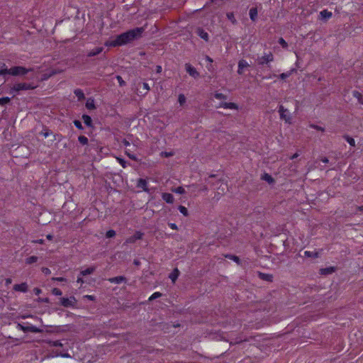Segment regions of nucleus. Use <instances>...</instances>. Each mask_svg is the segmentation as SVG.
I'll use <instances>...</instances> for the list:
<instances>
[{
	"label": "nucleus",
	"instance_id": "69168bd1",
	"mask_svg": "<svg viewBox=\"0 0 363 363\" xmlns=\"http://www.w3.org/2000/svg\"><path fill=\"white\" fill-rule=\"evenodd\" d=\"M33 242H35V243H38V244H43L44 243V240L43 239L34 240Z\"/></svg>",
	"mask_w": 363,
	"mask_h": 363
},
{
	"label": "nucleus",
	"instance_id": "58836bf2",
	"mask_svg": "<svg viewBox=\"0 0 363 363\" xmlns=\"http://www.w3.org/2000/svg\"><path fill=\"white\" fill-rule=\"evenodd\" d=\"M172 191L173 192H175V193H177V194H183L185 193V190L182 187V186H179L176 189H172Z\"/></svg>",
	"mask_w": 363,
	"mask_h": 363
},
{
	"label": "nucleus",
	"instance_id": "f3484780",
	"mask_svg": "<svg viewBox=\"0 0 363 363\" xmlns=\"http://www.w3.org/2000/svg\"><path fill=\"white\" fill-rule=\"evenodd\" d=\"M162 198L168 203H172L174 202V196L169 193H163Z\"/></svg>",
	"mask_w": 363,
	"mask_h": 363
},
{
	"label": "nucleus",
	"instance_id": "0e129e2a",
	"mask_svg": "<svg viewBox=\"0 0 363 363\" xmlns=\"http://www.w3.org/2000/svg\"><path fill=\"white\" fill-rule=\"evenodd\" d=\"M33 291L36 295H39L41 293V289H40L39 288H35L33 289Z\"/></svg>",
	"mask_w": 363,
	"mask_h": 363
},
{
	"label": "nucleus",
	"instance_id": "f8f14e48",
	"mask_svg": "<svg viewBox=\"0 0 363 363\" xmlns=\"http://www.w3.org/2000/svg\"><path fill=\"white\" fill-rule=\"evenodd\" d=\"M220 107H223L224 108H230V109H238V106L236 104L233 102H223L220 104Z\"/></svg>",
	"mask_w": 363,
	"mask_h": 363
},
{
	"label": "nucleus",
	"instance_id": "603ef678",
	"mask_svg": "<svg viewBox=\"0 0 363 363\" xmlns=\"http://www.w3.org/2000/svg\"><path fill=\"white\" fill-rule=\"evenodd\" d=\"M311 128H314V129H316L318 130H320L322 132H324L325 131V128H323V127H320V126H318L317 125H314V124H311L310 125Z\"/></svg>",
	"mask_w": 363,
	"mask_h": 363
},
{
	"label": "nucleus",
	"instance_id": "6ab92c4d",
	"mask_svg": "<svg viewBox=\"0 0 363 363\" xmlns=\"http://www.w3.org/2000/svg\"><path fill=\"white\" fill-rule=\"evenodd\" d=\"M103 50V48L102 47H98V48H96L94 49H93L92 50L89 51L88 53H87V57H94L95 55H97L99 54H100Z\"/></svg>",
	"mask_w": 363,
	"mask_h": 363
},
{
	"label": "nucleus",
	"instance_id": "ddd939ff",
	"mask_svg": "<svg viewBox=\"0 0 363 363\" xmlns=\"http://www.w3.org/2000/svg\"><path fill=\"white\" fill-rule=\"evenodd\" d=\"M249 66V64L245 60H240L238 62V73L239 74H242L243 72L242 69L244 68L248 67Z\"/></svg>",
	"mask_w": 363,
	"mask_h": 363
},
{
	"label": "nucleus",
	"instance_id": "9d476101",
	"mask_svg": "<svg viewBox=\"0 0 363 363\" xmlns=\"http://www.w3.org/2000/svg\"><path fill=\"white\" fill-rule=\"evenodd\" d=\"M13 289L16 291L26 292L28 291V285L26 283L15 284L13 286Z\"/></svg>",
	"mask_w": 363,
	"mask_h": 363
},
{
	"label": "nucleus",
	"instance_id": "2f4dec72",
	"mask_svg": "<svg viewBox=\"0 0 363 363\" xmlns=\"http://www.w3.org/2000/svg\"><path fill=\"white\" fill-rule=\"evenodd\" d=\"M78 140L79 142L82 144V145H86L88 143V138L84 136V135H80L79 136L78 138Z\"/></svg>",
	"mask_w": 363,
	"mask_h": 363
},
{
	"label": "nucleus",
	"instance_id": "a211bd4d",
	"mask_svg": "<svg viewBox=\"0 0 363 363\" xmlns=\"http://www.w3.org/2000/svg\"><path fill=\"white\" fill-rule=\"evenodd\" d=\"M332 12L328 11L326 9L323 10L320 12V19L322 20H328L332 17Z\"/></svg>",
	"mask_w": 363,
	"mask_h": 363
},
{
	"label": "nucleus",
	"instance_id": "39448f33",
	"mask_svg": "<svg viewBox=\"0 0 363 363\" xmlns=\"http://www.w3.org/2000/svg\"><path fill=\"white\" fill-rule=\"evenodd\" d=\"M76 303L77 300L74 296H71L70 298L62 297L60 298V303L64 307L74 306Z\"/></svg>",
	"mask_w": 363,
	"mask_h": 363
},
{
	"label": "nucleus",
	"instance_id": "c9c22d12",
	"mask_svg": "<svg viewBox=\"0 0 363 363\" xmlns=\"http://www.w3.org/2000/svg\"><path fill=\"white\" fill-rule=\"evenodd\" d=\"M180 213H182L184 216H187L189 215L188 210L186 207L183 206H179L178 208Z\"/></svg>",
	"mask_w": 363,
	"mask_h": 363
},
{
	"label": "nucleus",
	"instance_id": "4be33fe9",
	"mask_svg": "<svg viewBox=\"0 0 363 363\" xmlns=\"http://www.w3.org/2000/svg\"><path fill=\"white\" fill-rule=\"evenodd\" d=\"M45 342L48 344L50 347H62V343L60 340H44Z\"/></svg>",
	"mask_w": 363,
	"mask_h": 363
},
{
	"label": "nucleus",
	"instance_id": "3c124183",
	"mask_svg": "<svg viewBox=\"0 0 363 363\" xmlns=\"http://www.w3.org/2000/svg\"><path fill=\"white\" fill-rule=\"evenodd\" d=\"M52 294L55 295V296H60L62 295V291L60 289H57V288H54L52 290Z\"/></svg>",
	"mask_w": 363,
	"mask_h": 363
},
{
	"label": "nucleus",
	"instance_id": "423d86ee",
	"mask_svg": "<svg viewBox=\"0 0 363 363\" xmlns=\"http://www.w3.org/2000/svg\"><path fill=\"white\" fill-rule=\"evenodd\" d=\"M274 60V56L272 52H269L268 54L264 55V56L259 57L257 59V63L259 65H263L264 64H268Z\"/></svg>",
	"mask_w": 363,
	"mask_h": 363
},
{
	"label": "nucleus",
	"instance_id": "e433bc0d",
	"mask_svg": "<svg viewBox=\"0 0 363 363\" xmlns=\"http://www.w3.org/2000/svg\"><path fill=\"white\" fill-rule=\"evenodd\" d=\"M344 138L350 145L355 146V141L352 138L350 137L349 135H345Z\"/></svg>",
	"mask_w": 363,
	"mask_h": 363
},
{
	"label": "nucleus",
	"instance_id": "7ed1b4c3",
	"mask_svg": "<svg viewBox=\"0 0 363 363\" xmlns=\"http://www.w3.org/2000/svg\"><path fill=\"white\" fill-rule=\"evenodd\" d=\"M30 69H28L23 67L21 66H15L9 69H4L5 72H7V74H10L12 76H20L26 74Z\"/></svg>",
	"mask_w": 363,
	"mask_h": 363
},
{
	"label": "nucleus",
	"instance_id": "79ce46f5",
	"mask_svg": "<svg viewBox=\"0 0 363 363\" xmlns=\"http://www.w3.org/2000/svg\"><path fill=\"white\" fill-rule=\"evenodd\" d=\"M55 356H60L65 358H70L71 356L67 352H56Z\"/></svg>",
	"mask_w": 363,
	"mask_h": 363
},
{
	"label": "nucleus",
	"instance_id": "7c9ffc66",
	"mask_svg": "<svg viewBox=\"0 0 363 363\" xmlns=\"http://www.w3.org/2000/svg\"><path fill=\"white\" fill-rule=\"evenodd\" d=\"M227 18H228V20H230L233 24H236L237 23V21L234 16V14L232 12H229L227 13Z\"/></svg>",
	"mask_w": 363,
	"mask_h": 363
},
{
	"label": "nucleus",
	"instance_id": "49530a36",
	"mask_svg": "<svg viewBox=\"0 0 363 363\" xmlns=\"http://www.w3.org/2000/svg\"><path fill=\"white\" fill-rule=\"evenodd\" d=\"M57 73H59V72H57L56 70H52L49 74H44L43 79H47L49 77H52V76H53V75H55V74H56Z\"/></svg>",
	"mask_w": 363,
	"mask_h": 363
},
{
	"label": "nucleus",
	"instance_id": "c03bdc74",
	"mask_svg": "<svg viewBox=\"0 0 363 363\" xmlns=\"http://www.w3.org/2000/svg\"><path fill=\"white\" fill-rule=\"evenodd\" d=\"M116 235V232L113 230H109L106 232V238H113Z\"/></svg>",
	"mask_w": 363,
	"mask_h": 363
},
{
	"label": "nucleus",
	"instance_id": "bf43d9fd",
	"mask_svg": "<svg viewBox=\"0 0 363 363\" xmlns=\"http://www.w3.org/2000/svg\"><path fill=\"white\" fill-rule=\"evenodd\" d=\"M53 281H65L66 279L64 277H53L52 279Z\"/></svg>",
	"mask_w": 363,
	"mask_h": 363
},
{
	"label": "nucleus",
	"instance_id": "680f3d73",
	"mask_svg": "<svg viewBox=\"0 0 363 363\" xmlns=\"http://www.w3.org/2000/svg\"><path fill=\"white\" fill-rule=\"evenodd\" d=\"M244 341H247V340L236 339L235 341L234 342V343L230 342V344H239V343H241V342H242Z\"/></svg>",
	"mask_w": 363,
	"mask_h": 363
},
{
	"label": "nucleus",
	"instance_id": "13d9d810",
	"mask_svg": "<svg viewBox=\"0 0 363 363\" xmlns=\"http://www.w3.org/2000/svg\"><path fill=\"white\" fill-rule=\"evenodd\" d=\"M41 270L46 275H48L51 273V271L47 267H42Z\"/></svg>",
	"mask_w": 363,
	"mask_h": 363
},
{
	"label": "nucleus",
	"instance_id": "72a5a7b5",
	"mask_svg": "<svg viewBox=\"0 0 363 363\" xmlns=\"http://www.w3.org/2000/svg\"><path fill=\"white\" fill-rule=\"evenodd\" d=\"M294 71V69L290 70L289 72H286V73H282L281 74L279 77L281 79H285L286 78L289 77L291 74L292 72Z\"/></svg>",
	"mask_w": 363,
	"mask_h": 363
},
{
	"label": "nucleus",
	"instance_id": "b1692460",
	"mask_svg": "<svg viewBox=\"0 0 363 363\" xmlns=\"http://www.w3.org/2000/svg\"><path fill=\"white\" fill-rule=\"evenodd\" d=\"M86 107L89 110H93L96 108L94 101L93 99L89 98L87 99L86 102Z\"/></svg>",
	"mask_w": 363,
	"mask_h": 363
},
{
	"label": "nucleus",
	"instance_id": "864d4df0",
	"mask_svg": "<svg viewBox=\"0 0 363 363\" xmlns=\"http://www.w3.org/2000/svg\"><path fill=\"white\" fill-rule=\"evenodd\" d=\"M74 124L77 128L80 130L83 129V126L79 121L75 120Z\"/></svg>",
	"mask_w": 363,
	"mask_h": 363
},
{
	"label": "nucleus",
	"instance_id": "a18cd8bd",
	"mask_svg": "<svg viewBox=\"0 0 363 363\" xmlns=\"http://www.w3.org/2000/svg\"><path fill=\"white\" fill-rule=\"evenodd\" d=\"M116 79L118 80L119 85L121 86H123L125 85V82L123 79V78L120 75L116 76Z\"/></svg>",
	"mask_w": 363,
	"mask_h": 363
},
{
	"label": "nucleus",
	"instance_id": "f03ea898",
	"mask_svg": "<svg viewBox=\"0 0 363 363\" xmlns=\"http://www.w3.org/2000/svg\"><path fill=\"white\" fill-rule=\"evenodd\" d=\"M37 86L34 85L33 83H16L11 86L9 93L13 94V96H15L16 94H18L21 91L33 90Z\"/></svg>",
	"mask_w": 363,
	"mask_h": 363
},
{
	"label": "nucleus",
	"instance_id": "5701e85b",
	"mask_svg": "<svg viewBox=\"0 0 363 363\" xmlns=\"http://www.w3.org/2000/svg\"><path fill=\"white\" fill-rule=\"evenodd\" d=\"M82 119L86 125H87L89 127L92 126V120L89 116L84 114L82 116Z\"/></svg>",
	"mask_w": 363,
	"mask_h": 363
},
{
	"label": "nucleus",
	"instance_id": "37998d69",
	"mask_svg": "<svg viewBox=\"0 0 363 363\" xmlns=\"http://www.w3.org/2000/svg\"><path fill=\"white\" fill-rule=\"evenodd\" d=\"M41 134H43L45 138H47L52 134V131L50 130L48 128H44L43 130L41 132Z\"/></svg>",
	"mask_w": 363,
	"mask_h": 363
},
{
	"label": "nucleus",
	"instance_id": "a19ab883",
	"mask_svg": "<svg viewBox=\"0 0 363 363\" xmlns=\"http://www.w3.org/2000/svg\"><path fill=\"white\" fill-rule=\"evenodd\" d=\"M162 296V294L160 292H155L150 298L149 301L155 300L159 297Z\"/></svg>",
	"mask_w": 363,
	"mask_h": 363
},
{
	"label": "nucleus",
	"instance_id": "4d7b16f0",
	"mask_svg": "<svg viewBox=\"0 0 363 363\" xmlns=\"http://www.w3.org/2000/svg\"><path fill=\"white\" fill-rule=\"evenodd\" d=\"M125 154L127 155V156H128L130 159H131V160H134V161H137V160H138V158L136 157V156H135V155H132V154H130V153H129V152H125Z\"/></svg>",
	"mask_w": 363,
	"mask_h": 363
},
{
	"label": "nucleus",
	"instance_id": "2eb2a0df",
	"mask_svg": "<svg viewBox=\"0 0 363 363\" xmlns=\"http://www.w3.org/2000/svg\"><path fill=\"white\" fill-rule=\"evenodd\" d=\"M258 277L264 281L272 282L273 281V276L269 274H265L262 272H258Z\"/></svg>",
	"mask_w": 363,
	"mask_h": 363
},
{
	"label": "nucleus",
	"instance_id": "1a4fd4ad",
	"mask_svg": "<svg viewBox=\"0 0 363 363\" xmlns=\"http://www.w3.org/2000/svg\"><path fill=\"white\" fill-rule=\"evenodd\" d=\"M143 233L140 231H136L133 235L128 238L126 240V242L128 243H134L138 240H141L143 238Z\"/></svg>",
	"mask_w": 363,
	"mask_h": 363
},
{
	"label": "nucleus",
	"instance_id": "cd10ccee",
	"mask_svg": "<svg viewBox=\"0 0 363 363\" xmlns=\"http://www.w3.org/2000/svg\"><path fill=\"white\" fill-rule=\"evenodd\" d=\"M262 179L267 182L269 184L273 183L274 181L272 177L267 173H265L262 176Z\"/></svg>",
	"mask_w": 363,
	"mask_h": 363
},
{
	"label": "nucleus",
	"instance_id": "6e6552de",
	"mask_svg": "<svg viewBox=\"0 0 363 363\" xmlns=\"http://www.w3.org/2000/svg\"><path fill=\"white\" fill-rule=\"evenodd\" d=\"M186 71L188 72V74L193 77L194 78H198L199 77V73L196 71V69L191 66L189 63H186L185 65Z\"/></svg>",
	"mask_w": 363,
	"mask_h": 363
},
{
	"label": "nucleus",
	"instance_id": "8fccbe9b",
	"mask_svg": "<svg viewBox=\"0 0 363 363\" xmlns=\"http://www.w3.org/2000/svg\"><path fill=\"white\" fill-rule=\"evenodd\" d=\"M215 97L217 99H226L227 96L222 93H216Z\"/></svg>",
	"mask_w": 363,
	"mask_h": 363
},
{
	"label": "nucleus",
	"instance_id": "aec40b11",
	"mask_svg": "<svg viewBox=\"0 0 363 363\" xmlns=\"http://www.w3.org/2000/svg\"><path fill=\"white\" fill-rule=\"evenodd\" d=\"M335 270V267H330L320 269V272L323 275H328V274H330L333 272H334Z\"/></svg>",
	"mask_w": 363,
	"mask_h": 363
},
{
	"label": "nucleus",
	"instance_id": "f704fd0d",
	"mask_svg": "<svg viewBox=\"0 0 363 363\" xmlns=\"http://www.w3.org/2000/svg\"><path fill=\"white\" fill-rule=\"evenodd\" d=\"M353 96L357 98L358 99V101L359 103H361L362 101V99H363V96L362 95L361 93H359V91H353Z\"/></svg>",
	"mask_w": 363,
	"mask_h": 363
},
{
	"label": "nucleus",
	"instance_id": "5fc2aeb1",
	"mask_svg": "<svg viewBox=\"0 0 363 363\" xmlns=\"http://www.w3.org/2000/svg\"><path fill=\"white\" fill-rule=\"evenodd\" d=\"M185 101H186V98H185L184 95H183V94H180V95L179 96V104L182 105V104H183Z\"/></svg>",
	"mask_w": 363,
	"mask_h": 363
},
{
	"label": "nucleus",
	"instance_id": "f257e3e1",
	"mask_svg": "<svg viewBox=\"0 0 363 363\" xmlns=\"http://www.w3.org/2000/svg\"><path fill=\"white\" fill-rule=\"evenodd\" d=\"M143 32V28H135L134 29L129 30L116 35L114 39L110 40L106 43V45L111 47H117L128 44L135 40L139 39L142 36Z\"/></svg>",
	"mask_w": 363,
	"mask_h": 363
},
{
	"label": "nucleus",
	"instance_id": "09e8293b",
	"mask_svg": "<svg viewBox=\"0 0 363 363\" xmlns=\"http://www.w3.org/2000/svg\"><path fill=\"white\" fill-rule=\"evenodd\" d=\"M117 160L123 168H125L127 167V162L125 160L120 157H117Z\"/></svg>",
	"mask_w": 363,
	"mask_h": 363
},
{
	"label": "nucleus",
	"instance_id": "6e6d98bb",
	"mask_svg": "<svg viewBox=\"0 0 363 363\" xmlns=\"http://www.w3.org/2000/svg\"><path fill=\"white\" fill-rule=\"evenodd\" d=\"M161 155L165 157H169L173 155V153L172 152H162Z\"/></svg>",
	"mask_w": 363,
	"mask_h": 363
},
{
	"label": "nucleus",
	"instance_id": "052dcab7",
	"mask_svg": "<svg viewBox=\"0 0 363 363\" xmlns=\"http://www.w3.org/2000/svg\"><path fill=\"white\" fill-rule=\"evenodd\" d=\"M143 88L146 90V93H147V92L150 89V86H149L148 84H147V83H146V82H144V83L143 84Z\"/></svg>",
	"mask_w": 363,
	"mask_h": 363
},
{
	"label": "nucleus",
	"instance_id": "dca6fc26",
	"mask_svg": "<svg viewBox=\"0 0 363 363\" xmlns=\"http://www.w3.org/2000/svg\"><path fill=\"white\" fill-rule=\"evenodd\" d=\"M196 33L199 37H201L202 39H203L206 41L208 40V34L201 28H197Z\"/></svg>",
	"mask_w": 363,
	"mask_h": 363
},
{
	"label": "nucleus",
	"instance_id": "a878e982",
	"mask_svg": "<svg viewBox=\"0 0 363 363\" xmlns=\"http://www.w3.org/2000/svg\"><path fill=\"white\" fill-rule=\"evenodd\" d=\"M96 268L94 267H89L80 272V274L82 276H86L88 274H92L95 271Z\"/></svg>",
	"mask_w": 363,
	"mask_h": 363
},
{
	"label": "nucleus",
	"instance_id": "4468645a",
	"mask_svg": "<svg viewBox=\"0 0 363 363\" xmlns=\"http://www.w3.org/2000/svg\"><path fill=\"white\" fill-rule=\"evenodd\" d=\"M147 182L144 179H139L137 183V187L142 189L145 191H148Z\"/></svg>",
	"mask_w": 363,
	"mask_h": 363
},
{
	"label": "nucleus",
	"instance_id": "e2e57ef3",
	"mask_svg": "<svg viewBox=\"0 0 363 363\" xmlns=\"http://www.w3.org/2000/svg\"><path fill=\"white\" fill-rule=\"evenodd\" d=\"M169 226L173 230H177V225L175 223H169Z\"/></svg>",
	"mask_w": 363,
	"mask_h": 363
},
{
	"label": "nucleus",
	"instance_id": "0eeeda50",
	"mask_svg": "<svg viewBox=\"0 0 363 363\" xmlns=\"http://www.w3.org/2000/svg\"><path fill=\"white\" fill-rule=\"evenodd\" d=\"M279 112L280 113V118L282 120H284L286 123H289L291 121V117L289 114V111L286 108H284V107L282 105H280L279 107Z\"/></svg>",
	"mask_w": 363,
	"mask_h": 363
},
{
	"label": "nucleus",
	"instance_id": "473e14b6",
	"mask_svg": "<svg viewBox=\"0 0 363 363\" xmlns=\"http://www.w3.org/2000/svg\"><path fill=\"white\" fill-rule=\"evenodd\" d=\"M4 69H9L4 63H0V75L7 74V72H5Z\"/></svg>",
	"mask_w": 363,
	"mask_h": 363
},
{
	"label": "nucleus",
	"instance_id": "ea45409f",
	"mask_svg": "<svg viewBox=\"0 0 363 363\" xmlns=\"http://www.w3.org/2000/svg\"><path fill=\"white\" fill-rule=\"evenodd\" d=\"M225 257L229 258V259H233V261H235L238 264L240 263V258L238 256L233 255H225Z\"/></svg>",
	"mask_w": 363,
	"mask_h": 363
},
{
	"label": "nucleus",
	"instance_id": "393cba45",
	"mask_svg": "<svg viewBox=\"0 0 363 363\" xmlns=\"http://www.w3.org/2000/svg\"><path fill=\"white\" fill-rule=\"evenodd\" d=\"M74 93L79 101L84 99V94L82 89H77L74 90Z\"/></svg>",
	"mask_w": 363,
	"mask_h": 363
},
{
	"label": "nucleus",
	"instance_id": "774afa93",
	"mask_svg": "<svg viewBox=\"0 0 363 363\" xmlns=\"http://www.w3.org/2000/svg\"><path fill=\"white\" fill-rule=\"evenodd\" d=\"M156 72L157 73H160L162 72V67L160 65H157L156 67Z\"/></svg>",
	"mask_w": 363,
	"mask_h": 363
},
{
	"label": "nucleus",
	"instance_id": "de8ad7c7",
	"mask_svg": "<svg viewBox=\"0 0 363 363\" xmlns=\"http://www.w3.org/2000/svg\"><path fill=\"white\" fill-rule=\"evenodd\" d=\"M279 43L284 48H287L288 47V44L284 40V39L283 38H280L279 39Z\"/></svg>",
	"mask_w": 363,
	"mask_h": 363
},
{
	"label": "nucleus",
	"instance_id": "bb28decb",
	"mask_svg": "<svg viewBox=\"0 0 363 363\" xmlns=\"http://www.w3.org/2000/svg\"><path fill=\"white\" fill-rule=\"evenodd\" d=\"M257 16V10L256 8H252L250 10V17L252 21H255Z\"/></svg>",
	"mask_w": 363,
	"mask_h": 363
},
{
	"label": "nucleus",
	"instance_id": "c756f323",
	"mask_svg": "<svg viewBox=\"0 0 363 363\" xmlns=\"http://www.w3.org/2000/svg\"><path fill=\"white\" fill-rule=\"evenodd\" d=\"M304 255L308 257L318 258L319 255L317 252L305 251Z\"/></svg>",
	"mask_w": 363,
	"mask_h": 363
},
{
	"label": "nucleus",
	"instance_id": "338daca9",
	"mask_svg": "<svg viewBox=\"0 0 363 363\" xmlns=\"http://www.w3.org/2000/svg\"><path fill=\"white\" fill-rule=\"evenodd\" d=\"M122 143L126 147L130 145V143L126 139H124Z\"/></svg>",
	"mask_w": 363,
	"mask_h": 363
},
{
	"label": "nucleus",
	"instance_id": "4c0bfd02",
	"mask_svg": "<svg viewBox=\"0 0 363 363\" xmlns=\"http://www.w3.org/2000/svg\"><path fill=\"white\" fill-rule=\"evenodd\" d=\"M11 99L9 97H3L0 98V105L4 106L5 104H7L10 102Z\"/></svg>",
	"mask_w": 363,
	"mask_h": 363
},
{
	"label": "nucleus",
	"instance_id": "20e7f679",
	"mask_svg": "<svg viewBox=\"0 0 363 363\" xmlns=\"http://www.w3.org/2000/svg\"><path fill=\"white\" fill-rule=\"evenodd\" d=\"M17 328L18 329H20L21 330L23 331L24 333L31 332V333H41L43 331L42 330H40V328H38L35 326H33V325L24 326V325H21V323H18Z\"/></svg>",
	"mask_w": 363,
	"mask_h": 363
},
{
	"label": "nucleus",
	"instance_id": "412c9836",
	"mask_svg": "<svg viewBox=\"0 0 363 363\" xmlns=\"http://www.w3.org/2000/svg\"><path fill=\"white\" fill-rule=\"evenodd\" d=\"M179 275V271L177 268H175L172 272L169 275V278L172 281V282H175L177 279Z\"/></svg>",
	"mask_w": 363,
	"mask_h": 363
},
{
	"label": "nucleus",
	"instance_id": "9b49d317",
	"mask_svg": "<svg viewBox=\"0 0 363 363\" xmlns=\"http://www.w3.org/2000/svg\"><path fill=\"white\" fill-rule=\"evenodd\" d=\"M127 280L126 277L123 276H118L116 277H112L108 279V281L111 283L121 284L122 282H125Z\"/></svg>",
	"mask_w": 363,
	"mask_h": 363
},
{
	"label": "nucleus",
	"instance_id": "c85d7f7f",
	"mask_svg": "<svg viewBox=\"0 0 363 363\" xmlns=\"http://www.w3.org/2000/svg\"><path fill=\"white\" fill-rule=\"evenodd\" d=\"M38 257L37 256H30L29 257H28L27 259H26V264H31L33 263H35L38 261Z\"/></svg>",
	"mask_w": 363,
	"mask_h": 363
}]
</instances>
